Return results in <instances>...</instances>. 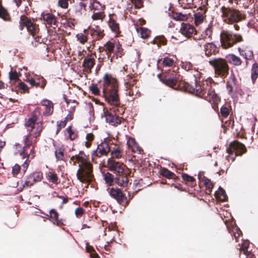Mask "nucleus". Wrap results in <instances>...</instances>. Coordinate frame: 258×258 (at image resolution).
<instances>
[{
    "mask_svg": "<svg viewBox=\"0 0 258 258\" xmlns=\"http://www.w3.org/2000/svg\"><path fill=\"white\" fill-rule=\"evenodd\" d=\"M161 81L166 85L173 87L176 85L177 78L173 76H169V74H166L163 79H161Z\"/></svg>",
    "mask_w": 258,
    "mask_h": 258,
    "instance_id": "aec40b11",
    "label": "nucleus"
},
{
    "mask_svg": "<svg viewBox=\"0 0 258 258\" xmlns=\"http://www.w3.org/2000/svg\"><path fill=\"white\" fill-rule=\"evenodd\" d=\"M25 145L23 149L21 151L20 154L23 159H24V155L27 154V149L32 145V141L28 138V136L25 137L24 140Z\"/></svg>",
    "mask_w": 258,
    "mask_h": 258,
    "instance_id": "b1692460",
    "label": "nucleus"
},
{
    "mask_svg": "<svg viewBox=\"0 0 258 258\" xmlns=\"http://www.w3.org/2000/svg\"><path fill=\"white\" fill-rule=\"evenodd\" d=\"M88 30V34H90L92 37L93 40H100L103 38L104 35L103 30H101L98 26L96 28H89Z\"/></svg>",
    "mask_w": 258,
    "mask_h": 258,
    "instance_id": "ddd939ff",
    "label": "nucleus"
},
{
    "mask_svg": "<svg viewBox=\"0 0 258 258\" xmlns=\"http://www.w3.org/2000/svg\"><path fill=\"white\" fill-rule=\"evenodd\" d=\"M128 184V179L125 175L121 179H120V183L118 185L122 187H127Z\"/></svg>",
    "mask_w": 258,
    "mask_h": 258,
    "instance_id": "5fc2aeb1",
    "label": "nucleus"
},
{
    "mask_svg": "<svg viewBox=\"0 0 258 258\" xmlns=\"http://www.w3.org/2000/svg\"><path fill=\"white\" fill-rule=\"evenodd\" d=\"M86 250L87 252L90 253V256L92 258H98L99 255L96 253H93L92 252L94 250L93 247L91 246L87 245L86 247Z\"/></svg>",
    "mask_w": 258,
    "mask_h": 258,
    "instance_id": "3c124183",
    "label": "nucleus"
},
{
    "mask_svg": "<svg viewBox=\"0 0 258 258\" xmlns=\"http://www.w3.org/2000/svg\"><path fill=\"white\" fill-rule=\"evenodd\" d=\"M153 42L154 44L158 45H165L166 43V39L163 36H157L153 39Z\"/></svg>",
    "mask_w": 258,
    "mask_h": 258,
    "instance_id": "ea45409f",
    "label": "nucleus"
},
{
    "mask_svg": "<svg viewBox=\"0 0 258 258\" xmlns=\"http://www.w3.org/2000/svg\"><path fill=\"white\" fill-rule=\"evenodd\" d=\"M48 105V107L46 108L45 111L43 112V115L45 116L51 114L53 110V104L52 102H49V105Z\"/></svg>",
    "mask_w": 258,
    "mask_h": 258,
    "instance_id": "a18cd8bd",
    "label": "nucleus"
},
{
    "mask_svg": "<svg viewBox=\"0 0 258 258\" xmlns=\"http://www.w3.org/2000/svg\"><path fill=\"white\" fill-rule=\"evenodd\" d=\"M206 12V10L204 8H201L198 9V11L194 14L195 23L196 25L201 24L205 18V14Z\"/></svg>",
    "mask_w": 258,
    "mask_h": 258,
    "instance_id": "a211bd4d",
    "label": "nucleus"
},
{
    "mask_svg": "<svg viewBox=\"0 0 258 258\" xmlns=\"http://www.w3.org/2000/svg\"><path fill=\"white\" fill-rule=\"evenodd\" d=\"M75 159L79 162H81V164L87 162L86 156L83 151H80L78 155L71 157L72 160H74Z\"/></svg>",
    "mask_w": 258,
    "mask_h": 258,
    "instance_id": "7c9ffc66",
    "label": "nucleus"
},
{
    "mask_svg": "<svg viewBox=\"0 0 258 258\" xmlns=\"http://www.w3.org/2000/svg\"><path fill=\"white\" fill-rule=\"evenodd\" d=\"M16 87H18L19 89L22 90L23 92H28L29 88L28 86L21 81H18L17 85H15Z\"/></svg>",
    "mask_w": 258,
    "mask_h": 258,
    "instance_id": "a19ab883",
    "label": "nucleus"
},
{
    "mask_svg": "<svg viewBox=\"0 0 258 258\" xmlns=\"http://www.w3.org/2000/svg\"><path fill=\"white\" fill-rule=\"evenodd\" d=\"M66 130H67V133L69 134V139L71 140H74V139H75L77 138V134L76 131H75L72 129L71 126H69L67 128Z\"/></svg>",
    "mask_w": 258,
    "mask_h": 258,
    "instance_id": "37998d69",
    "label": "nucleus"
},
{
    "mask_svg": "<svg viewBox=\"0 0 258 258\" xmlns=\"http://www.w3.org/2000/svg\"><path fill=\"white\" fill-rule=\"evenodd\" d=\"M111 155L113 158H116L117 159L120 158L121 156L120 152L118 149H116L113 151H112L111 152Z\"/></svg>",
    "mask_w": 258,
    "mask_h": 258,
    "instance_id": "e2e57ef3",
    "label": "nucleus"
},
{
    "mask_svg": "<svg viewBox=\"0 0 258 258\" xmlns=\"http://www.w3.org/2000/svg\"><path fill=\"white\" fill-rule=\"evenodd\" d=\"M42 123L41 122H37L36 124L35 123V131L33 133V137L34 138H37L40 135V133L42 130Z\"/></svg>",
    "mask_w": 258,
    "mask_h": 258,
    "instance_id": "58836bf2",
    "label": "nucleus"
},
{
    "mask_svg": "<svg viewBox=\"0 0 258 258\" xmlns=\"http://www.w3.org/2000/svg\"><path fill=\"white\" fill-rule=\"evenodd\" d=\"M180 31L182 35L186 37H189L195 30L194 27L189 24L182 22L181 24Z\"/></svg>",
    "mask_w": 258,
    "mask_h": 258,
    "instance_id": "f3484780",
    "label": "nucleus"
},
{
    "mask_svg": "<svg viewBox=\"0 0 258 258\" xmlns=\"http://www.w3.org/2000/svg\"><path fill=\"white\" fill-rule=\"evenodd\" d=\"M28 22V17L23 15L20 17L19 21V28L21 31H23L24 27L27 28V24Z\"/></svg>",
    "mask_w": 258,
    "mask_h": 258,
    "instance_id": "cd10ccee",
    "label": "nucleus"
},
{
    "mask_svg": "<svg viewBox=\"0 0 258 258\" xmlns=\"http://www.w3.org/2000/svg\"><path fill=\"white\" fill-rule=\"evenodd\" d=\"M33 176L32 174H30L29 176L26 177V180L25 183L23 185V187L21 188L20 191H21L23 187L25 186H30L32 185L34 183H35V179H33Z\"/></svg>",
    "mask_w": 258,
    "mask_h": 258,
    "instance_id": "f704fd0d",
    "label": "nucleus"
},
{
    "mask_svg": "<svg viewBox=\"0 0 258 258\" xmlns=\"http://www.w3.org/2000/svg\"><path fill=\"white\" fill-rule=\"evenodd\" d=\"M132 2L135 4L136 8H140L143 7L142 0H132Z\"/></svg>",
    "mask_w": 258,
    "mask_h": 258,
    "instance_id": "774afa93",
    "label": "nucleus"
},
{
    "mask_svg": "<svg viewBox=\"0 0 258 258\" xmlns=\"http://www.w3.org/2000/svg\"><path fill=\"white\" fill-rule=\"evenodd\" d=\"M258 77V63L255 62L252 66L251 78L253 83L256 80Z\"/></svg>",
    "mask_w": 258,
    "mask_h": 258,
    "instance_id": "c756f323",
    "label": "nucleus"
},
{
    "mask_svg": "<svg viewBox=\"0 0 258 258\" xmlns=\"http://www.w3.org/2000/svg\"><path fill=\"white\" fill-rule=\"evenodd\" d=\"M21 167L19 165L16 164L12 168V173L14 176H16L20 171Z\"/></svg>",
    "mask_w": 258,
    "mask_h": 258,
    "instance_id": "052dcab7",
    "label": "nucleus"
},
{
    "mask_svg": "<svg viewBox=\"0 0 258 258\" xmlns=\"http://www.w3.org/2000/svg\"><path fill=\"white\" fill-rule=\"evenodd\" d=\"M80 168L78 169L77 172V178L80 182H89L91 180L92 175L91 174L92 171H86L85 170H82L81 173H80L81 170V165H79Z\"/></svg>",
    "mask_w": 258,
    "mask_h": 258,
    "instance_id": "f8f14e48",
    "label": "nucleus"
},
{
    "mask_svg": "<svg viewBox=\"0 0 258 258\" xmlns=\"http://www.w3.org/2000/svg\"><path fill=\"white\" fill-rule=\"evenodd\" d=\"M90 90L92 93L95 95H98L100 94V90L97 87V85L95 84H92L89 87Z\"/></svg>",
    "mask_w": 258,
    "mask_h": 258,
    "instance_id": "de8ad7c7",
    "label": "nucleus"
},
{
    "mask_svg": "<svg viewBox=\"0 0 258 258\" xmlns=\"http://www.w3.org/2000/svg\"><path fill=\"white\" fill-rule=\"evenodd\" d=\"M161 174L168 178H172L175 176L174 173L165 168H163L161 169Z\"/></svg>",
    "mask_w": 258,
    "mask_h": 258,
    "instance_id": "e433bc0d",
    "label": "nucleus"
},
{
    "mask_svg": "<svg viewBox=\"0 0 258 258\" xmlns=\"http://www.w3.org/2000/svg\"><path fill=\"white\" fill-rule=\"evenodd\" d=\"M132 79L131 77L127 75L124 79L125 83L126 84V87L130 88L134 85V81H130Z\"/></svg>",
    "mask_w": 258,
    "mask_h": 258,
    "instance_id": "680f3d73",
    "label": "nucleus"
},
{
    "mask_svg": "<svg viewBox=\"0 0 258 258\" xmlns=\"http://www.w3.org/2000/svg\"><path fill=\"white\" fill-rule=\"evenodd\" d=\"M204 184L206 186V187L210 190H211L213 187V185L211 180L208 178L205 179L204 181Z\"/></svg>",
    "mask_w": 258,
    "mask_h": 258,
    "instance_id": "69168bd1",
    "label": "nucleus"
},
{
    "mask_svg": "<svg viewBox=\"0 0 258 258\" xmlns=\"http://www.w3.org/2000/svg\"><path fill=\"white\" fill-rule=\"evenodd\" d=\"M55 156L57 160H63L64 153L61 149L56 150L55 151Z\"/></svg>",
    "mask_w": 258,
    "mask_h": 258,
    "instance_id": "864d4df0",
    "label": "nucleus"
},
{
    "mask_svg": "<svg viewBox=\"0 0 258 258\" xmlns=\"http://www.w3.org/2000/svg\"><path fill=\"white\" fill-rule=\"evenodd\" d=\"M110 151L109 144L107 142L101 143L97 146L96 150H94L92 154V158L95 157H100L102 155H107Z\"/></svg>",
    "mask_w": 258,
    "mask_h": 258,
    "instance_id": "6e6552de",
    "label": "nucleus"
},
{
    "mask_svg": "<svg viewBox=\"0 0 258 258\" xmlns=\"http://www.w3.org/2000/svg\"><path fill=\"white\" fill-rule=\"evenodd\" d=\"M0 17L5 21H9L10 19L7 11L3 8H0Z\"/></svg>",
    "mask_w": 258,
    "mask_h": 258,
    "instance_id": "8fccbe9b",
    "label": "nucleus"
},
{
    "mask_svg": "<svg viewBox=\"0 0 258 258\" xmlns=\"http://www.w3.org/2000/svg\"><path fill=\"white\" fill-rule=\"evenodd\" d=\"M86 5L85 4L80 2L79 5H77L75 7L74 13L77 16H80L82 15V11L84 9L86 11Z\"/></svg>",
    "mask_w": 258,
    "mask_h": 258,
    "instance_id": "c85d7f7f",
    "label": "nucleus"
},
{
    "mask_svg": "<svg viewBox=\"0 0 258 258\" xmlns=\"http://www.w3.org/2000/svg\"><path fill=\"white\" fill-rule=\"evenodd\" d=\"M83 213L84 209L81 207H78L75 210V215L77 217L81 216Z\"/></svg>",
    "mask_w": 258,
    "mask_h": 258,
    "instance_id": "338daca9",
    "label": "nucleus"
},
{
    "mask_svg": "<svg viewBox=\"0 0 258 258\" xmlns=\"http://www.w3.org/2000/svg\"><path fill=\"white\" fill-rule=\"evenodd\" d=\"M221 10L223 17L228 19L230 22L235 23L240 21L241 16L236 10L226 8L224 6L222 7Z\"/></svg>",
    "mask_w": 258,
    "mask_h": 258,
    "instance_id": "423d86ee",
    "label": "nucleus"
},
{
    "mask_svg": "<svg viewBox=\"0 0 258 258\" xmlns=\"http://www.w3.org/2000/svg\"><path fill=\"white\" fill-rule=\"evenodd\" d=\"M48 180L54 184H57L58 178L55 173L50 172L48 174Z\"/></svg>",
    "mask_w": 258,
    "mask_h": 258,
    "instance_id": "603ef678",
    "label": "nucleus"
},
{
    "mask_svg": "<svg viewBox=\"0 0 258 258\" xmlns=\"http://www.w3.org/2000/svg\"><path fill=\"white\" fill-rule=\"evenodd\" d=\"M209 63L213 67L218 76L225 78L228 74L229 68L226 60L220 57H214L209 59Z\"/></svg>",
    "mask_w": 258,
    "mask_h": 258,
    "instance_id": "7ed1b4c3",
    "label": "nucleus"
},
{
    "mask_svg": "<svg viewBox=\"0 0 258 258\" xmlns=\"http://www.w3.org/2000/svg\"><path fill=\"white\" fill-rule=\"evenodd\" d=\"M109 194L112 198L116 200L119 204H122L124 201H126L125 206L128 204L129 201L127 200L126 197L120 189L112 188L109 191Z\"/></svg>",
    "mask_w": 258,
    "mask_h": 258,
    "instance_id": "0eeeda50",
    "label": "nucleus"
},
{
    "mask_svg": "<svg viewBox=\"0 0 258 258\" xmlns=\"http://www.w3.org/2000/svg\"><path fill=\"white\" fill-rule=\"evenodd\" d=\"M150 30L146 28H141L140 31V34L141 37L143 38H147L150 34Z\"/></svg>",
    "mask_w": 258,
    "mask_h": 258,
    "instance_id": "49530a36",
    "label": "nucleus"
},
{
    "mask_svg": "<svg viewBox=\"0 0 258 258\" xmlns=\"http://www.w3.org/2000/svg\"><path fill=\"white\" fill-rule=\"evenodd\" d=\"M33 176V179H35V182L40 181L42 178V173L39 172H34L32 173Z\"/></svg>",
    "mask_w": 258,
    "mask_h": 258,
    "instance_id": "13d9d810",
    "label": "nucleus"
},
{
    "mask_svg": "<svg viewBox=\"0 0 258 258\" xmlns=\"http://www.w3.org/2000/svg\"><path fill=\"white\" fill-rule=\"evenodd\" d=\"M174 18L176 20L184 21L187 19V16L181 13H176L174 15Z\"/></svg>",
    "mask_w": 258,
    "mask_h": 258,
    "instance_id": "09e8293b",
    "label": "nucleus"
},
{
    "mask_svg": "<svg viewBox=\"0 0 258 258\" xmlns=\"http://www.w3.org/2000/svg\"><path fill=\"white\" fill-rule=\"evenodd\" d=\"M227 152L229 154L227 156V159L232 158L234 161L236 156L241 155L246 152L245 145L238 141H235L230 143L229 147L227 149Z\"/></svg>",
    "mask_w": 258,
    "mask_h": 258,
    "instance_id": "39448f33",
    "label": "nucleus"
},
{
    "mask_svg": "<svg viewBox=\"0 0 258 258\" xmlns=\"http://www.w3.org/2000/svg\"><path fill=\"white\" fill-rule=\"evenodd\" d=\"M114 176L107 172L104 176V179L108 186H112L114 183Z\"/></svg>",
    "mask_w": 258,
    "mask_h": 258,
    "instance_id": "473e14b6",
    "label": "nucleus"
},
{
    "mask_svg": "<svg viewBox=\"0 0 258 258\" xmlns=\"http://www.w3.org/2000/svg\"><path fill=\"white\" fill-rule=\"evenodd\" d=\"M49 216H50V220H53V224H56L57 226L60 225V224H63L60 221L58 220V214L56 212L55 209H51L49 211Z\"/></svg>",
    "mask_w": 258,
    "mask_h": 258,
    "instance_id": "5701e85b",
    "label": "nucleus"
},
{
    "mask_svg": "<svg viewBox=\"0 0 258 258\" xmlns=\"http://www.w3.org/2000/svg\"><path fill=\"white\" fill-rule=\"evenodd\" d=\"M216 196L220 201L223 202L226 201L228 197L226 194L225 191L220 186L218 188V190L216 192Z\"/></svg>",
    "mask_w": 258,
    "mask_h": 258,
    "instance_id": "bb28decb",
    "label": "nucleus"
},
{
    "mask_svg": "<svg viewBox=\"0 0 258 258\" xmlns=\"http://www.w3.org/2000/svg\"><path fill=\"white\" fill-rule=\"evenodd\" d=\"M226 61L230 63L238 66L241 64V60L240 58L233 54H229L226 56Z\"/></svg>",
    "mask_w": 258,
    "mask_h": 258,
    "instance_id": "412c9836",
    "label": "nucleus"
},
{
    "mask_svg": "<svg viewBox=\"0 0 258 258\" xmlns=\"http://www.w3.org/2000/svg\"><path fill=\"white\" fill-rule=\"evenodd\" d=\"M35 121L36 119L33 117L30 118L25 123V126L27 127H29L30 132H32L33 130L35 128Z\"/></svg>",
    "mask_w": 258,
    "mask_h": 258,
    "instance_id": "4c0bfd02",
    "label": "nucleus"
},
{
    "mask_svg": "<svg viewBox=\"0 0 258 258\" xmlns=\"http://www.w3.org/2000/svg\"><path fill=\"white\" fill-rule=\"evenodd\" d=\"M108 168L110 171L114 173H117L119 174H123L124 172L123 164L118 161H116L109 158L107 160Z\"/></svg>",
    "mask_w": 258,
    "mask_h": 258,
    "instance_id": "1a4fd4ad",
    "label": "nucleus"
},
{
    "mask_svg": "<svg viewBox=\"0 0 258 258\" xmlns=\"http://www.w3.org/2000/svg\"><path fill=\"white\" fill-rule=\"evenodd\" d=\"M128 146H131V143L133 144V150L134 152H135V149L136 148V151H139L140 153L141 152V149L140 147L138 146L137 143L136 142L135 139H132L131 140H129L127 142Z\"/></svg>",
    "mask_w": 258,
    "mask_h": 258,
    "instance_id": "c03bdc74",
    "label": "nucleus"
},
{
    "mask_svg": "<svg viewBox=\"0 0 258 258\" xmlns=\"http://www.w3.org/2000/svg\"><path fill=\"white\" fill-rule=\"evenodd\" d=\"M84 33H79L76 35L77 40L82 44H84L88 40L87 34H88V30H84Z\"/></svg>",
    "mask_w": 258,
    "mask_h": 258,
    "instance_id": "c9c22d12",
    "label": "nucleus"
},
{
    "mask_svg": "<svg viewBox=\"0 0 258 258\" xmlns=\"http://www.w3.org/2000/svg\"><path fill=\"white\" fill-rule=\"evenodd\" d=\"M94 59L91 57L86 58L84 59L82 66L85 69L91 70L94 64Z\"/></svg>",
    "mask_w": 258,
    "mask_h": 258,
    "instance_id": "393cba45",
    "label": "nucleus"
},
{
    "mask_svg": "<svg viewBox=\"0 0 258 258\" xmlns=\"http://www.w3.org/2000/svg\"><path fill=\"white\" fill-rule=\"evenodd\" d=\"M58 5L61 8L66 9L68 8V2L67 0H59L58 2Z\"/></svg>",
    "mask_w": 258,
    "mask_h": 258,
    "instance_id": "0e129e2a",
    "label": "nucleus"
},
{
    "mask_svg": "<svg viewBox=\"0 0 258 258\" xmlns=\"http://www.w3.org/2000/svg\"><path fill=\"white\" fill-rule=\"evenodd\" d=\"M90 7L92 10L98 11H103L105 8V6L97 0H90Z\"/></svg>",
    "mask_w": 258,
    "mask_h": 258,
    "instance_id": "4be33fe9",
    "label": "nucleus"
},
{
    "mask_svg": "<svg viewBox=\"0 0 258 258\" xmlns=\"http://www.w3.org/2000/svg\"><path fill=\"white\" fill-rule=\"evenodd\" d=\"M102 97L109 105L117 107L120 106L118 93V83L116 78L110 74H105L103 78Z\"/></svg>",
    "mask_w": 258,
    "mask_h": 258,
    "instance_id": "f257e3e1",
    "label": "nucleus"
},
{
    "mask_svg": "<svg viewBox=\"0 0 258 258\" xmlns=\"http://www.w3.org/2000/svg\"><path fill=\"white\" fill-rule=\"evenodd\" d=\"M195 87H193L192 92L195 93L196 95L205 99V100L210 102L211 99L214 101H217L219 97L217 94L214 92V90L212 89L211 87H209L207 84V87H204L205 84L203 86L201 87L197 84V81L195 80Z\"/></svg>",
    "mask_w": 258,
    "mask_h": 258,
    "instance_id": "f03ea898",
    "label": "nucleus"
},
{
    "mask_svg": "<svg viewBox=\"0 0 258 258\" xmlns=\"http://www.w3.org/2000/svg\"><path fill=\"white\" fill-rule=\"evenodd\" d=\"M226 87L229 94L237 90L236 79L233 74H231L229 76L226 83Z\"/></svg>",
    "mask_w": 258,
    "mask_h": 258,
    "instance_id": "2eb2a0df",
    "label": "nucleus"
},
{
    "mask_svg": "<svg viewBox=\"0 0 258 258\" xmlns=\"http://www.w3.org/2000/svg\"><path fill=\"white\" fill-rule=\"evenodd\" d=\"M41 18L46 22V23L50 26L56 24V20L55 17L50 13H42L41 14Z\"/></svg>",
    "mask_w": 258,
    "mask_h": 258,
    "instance_id": "6ab92c4d",
    "label": "nucleus"
},
{
    "mask_svg": "<svg viewBox=\"0 0 258 258\" xmlns=\"http://www.w3.org/2000/svg\"><path fill=\"white\" fill-rule=\"evenodd\" d=\"M108 25L111 31L114 33L118 34L120 32L119 24L114 20L109 19Z\"/></svg>",
    "mask_w": 258,
    "mask_h": 258,
    "instance_id": "a878e982",
    "label": "nucleus"
},
{
    "mask_svg": "<svg viewBox=\"0 0 258 258\" xmlns=\"http://www.w3.org/2000/svg\"><path fill=\"white\" fill-rule=\"evenodd\" d=\"M82 168L81 167V171L82 172V170H85L86 171H92V166L87 162H84L82 164Z\"/></svg>",
    "mask_w": 258,
    "mask_h": 258,
    "instance_id": "bf43d9fd",
    "label": "nucleus"
},
{
    "mask_svg": "<svg viewBox=\"0 0 258 258\" xmlns=\"http://www.w3.org/2000/svg\"><path fill=\"white\" fill-rule=\"evenodd\" d=\"M104 47L107 51L108 57H109L114 49L115 44L113 42L108 41L104 45Z\"/></svg>",
    "mask_w": 258,
    "mask_h": 258,
    "instance_id": "72a5a7b5",
    "label": "nucleus"
},
{
    "mask_svg": "<svg viewBox=\"0 0 258 258\" xmlns=\"http://www.w3.org/2000/svg\"><path fill=\"white\" fill-rule=\"evenodd\" d=\"M175 61L171 58L165 57L163 58L162 64L163 67H172L175 66Z\"/></svg>",
    "mask_w": 258,
    "mask_h": 258,
    "instance_id": "2f4dec72",
    "label": "nucleus"
},
{
    "mask_svg": "<svg viewBox=\"0 0 258 258\" xmlns=\"http://www.w3.org/2000/svg\"><path fill=\"white\" fill-rule=\"evenodd\" d=\"M182 178L184 180L189 182H193L195 180L194 177L186 173H183L182 174Z\"/></svg>",
    "mask_w": 258,
    "mask_h": 258,
    "instance_id": "4d7b16f0",
    "label": "nucleus"
},
{
    "mask_svg": "<svg viewBox=\"0 0 258 258\" xmlns=\"http://www.w3.org/2000/svg\"><path fill=\"white\" fill-rule=\"evenodd\" d=\"M242 37L240 35L235 34L230 31H223L220 34V41L223 48L227 49L232 46L237 42L242 41Z\"/></svg>",
    "mask_w": 258,
    "mask_h": 258,
    "instance_id": "20e7f679",
    "label": "nucleus"
},
{
    "mask_svg": "<svg viewBox=\"0 0 258 258\" xmlns=\"http://www.w3.org/2000/svg\"><path fill=\"white\" fill-rule=\"evenodd\" d=\"M103 11H98V12L94 13L91 16L93 20H103L104 17Z\"/></svg>",
    "mask_w": 258,
    "mask_h": 258,
    "instance_id": "79ce46f5",
    "label": "nucleus"
},
{
    "mask_svg": "<svg viewBox=\"0 0 258 258\" xmlns=\"http://www.w3.org/2000/svg\"><path fill=\"white\" fill-rule=\"evenodd\" d=\"M205 55L209 57L212 54H215L219 52V49L213 43H207L204 45Z\"/></svg>",
    "mask_w": 258,
    "mask_h": 258,
    "instance_id": "dca6fc26",
    "label": "nucleus"
},
{
    "mask_svg": "<svg viewBox=\"0 0 258 258\" xmlns=\"http://www.w3.org/2000/svg\"><path fill=\"white\" fill-rule=\"evenodd\" d=\"M27 31L33 37L39 32V25L34 22L33 19L28 18Z\"/></svg>",
    "mask_w": 258,
    "mask_h": 258,
    "instance_id": "4468645a",
    "label": "nucleus"
},
{
    "mask_svg": "<svg viewBox=\"0 0 258 258\" xmlns=\"http://www.w3.org/2000/svg\"><path fill=\"white\" fill-rule=\"evenodd\" d=\"M105 120L109 124L113 126H117L121 122L120 119L116 114H113L108 111L104 112Z\"/></svg>",
    "mask_w": 258,
    "mask_h": 258,
    "instance_id": "9b49d317",
    "label": "nucleus"
},
{
    "mask_svg": "<svg viewBox=\"0 0 258 258\" xmlns=\"http://www.w3.org/2000/svg\"><path fill=\"white\" fill-rule=\"evenodd\" d=\"M220 113L223 117H226L229 114L228 109L225 106H223L221 107Z\"/></svg>",
    "mask_w": 258,
    "mask_h": 258,
    "instance_id": "6e6d98bb",
    "label": "nucleus"
},
{
    "mask_svg": "<svg viewBox=\"0 0 258 258\" xmlns=\"http://www.w3.org/2000/svg\"><path fill=\"white\" fill-rule=\"evenodd\" d=\"M20 73H17L16 71H12V70L9 72V84H6V88H9L12 91H16V89L13 87V86L17 85L18 81L21 80L19 79Z\"/></svg>",
    "mask_w": 258,
    "mask_h": 258,
    "instance_id": "9d476101",
    "label": "nucleus"
}]
</instances>
